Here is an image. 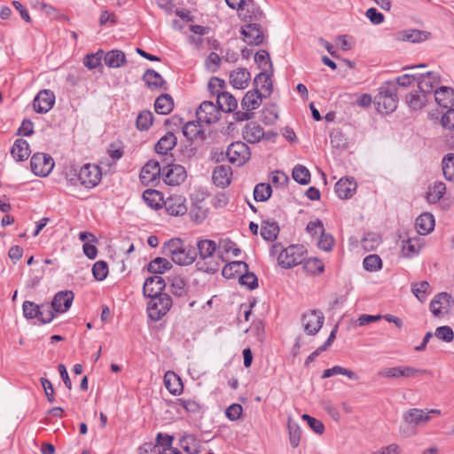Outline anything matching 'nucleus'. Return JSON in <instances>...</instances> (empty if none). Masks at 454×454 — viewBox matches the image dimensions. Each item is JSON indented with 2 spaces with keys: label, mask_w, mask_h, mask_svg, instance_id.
<instances>
[{
  "label": "nucleus",
  "mask_w": 454,
  "mask_h": 454,
  "mask_svg": "<svg viewBox=\"0 0 454 454\" xmlns=\"http://www.w3.org/2000/svg\"><path fill=\"white\" fill-rule=\"evenodd\" d=\"M166 254L178 265H190L198 256L196 247L185 246L181 239H172L165 243Z\"/></svg>",
  "instance_id": "1"
},
{
  "label": "nucleus",
  "mask_w": 454,
  "mask_h": 454,
  "mask_svg": "<svg viewBox=\"0 0 454 454\" xmlns=\"http://www.w3.org/2000/svg\"><path fill=\"white\" fill-rule=\"evenodd\" d=\"M376 109L380 114L394 112L398 104L397 87L394 82H387L380 86L373 100Z\"/></svg>",
  "instance_id": "2"
},
{
  "label": "nucleus",
  "mask_w": 454,
  "mask_h": 454,
  "mask_svg": "<svg viewBox=\"0 0 454 454\" xmlns=\"http://www.w3.org/2000/svg\"><path fill=\"white\" fill-rule=\"evenodd\" d=\"M307 253L303 245H291L280 252L278 261L284 269H291L301 264Z\"/></svg>",
  "instance_id": "3"
},
{
  "label": "nucleus",
  "mask_w": 454,
  "mask_h": 454,
  "mask_svg": "<svg viewBox=\"0 0 454 454\" xmlns=\"http://www.w3.org/2000/svg\"><path fill=\"white\" fill-rule=\"evenodd\" d=\"M172 299L168 294L153 297L147 305L148 315L153 321L160 320L171 309Z\"/></svg>",
  "instance_id": "4"
},
{
  "label": "nucleus",
  "mask_w": 454,
  "mask_h": 454,
  "mask_svg": "<svg viewBox=\"0 0 454 454\" xmlns=\"http://www.w3.org/2000/svg\"><path fill=\"white\" fill-rule=\"evenodd\" d=\"M101 177V168L90 163L84 164L78 173L81 184L89 189L96 187L100 183Z\"/></svg>",
  "instance_id": "5"
},
{
  "label": "nucleus",
  "mask_w": 454,
  "mask_h": 454,
  "mask_svg": "<svg viewBox=\"0 0 454 454\" xmlns=\"http://www.w3.org/2000/svg\"><path fill=\"white\" fill-rule=\"evenodd\" d=\"M226 156L231 163L242 166L250 159L251 153L247 144L237 141L228 146Z\"/></svg>",
  "instance_id": "6"
},
{
  "label": "nucleus",
  "mask_w": 454,
  "mask_h": 454,
  "mask_svg": "<svg viewBox=\"0 0 454 454\" xmlns=\"http://www.w3.org/2000/svg\"><path fill=\"white\" fill-rule=\"evenodd\" d=\"M54 160L51 156L43 153H35L30 160L32 172L38 176H47L53 169Z\"/></svg>",
  "instance_id": "7"
},
{
  "label": "nucleus",
  "mask_w": 454,
  "mask_h": 454,
  "mask_svg": "<svg viewBox=\"0 0 454 454\" xmlns=\"http://www.w3.org/2000/svg\"><path fill=\"white\" fill-rule=\"evenodd\" d=\"M324 322V314L318 309L309 310L301 316L303 329L309 335H316L322 328Z\"/></svg>",
  "instance_id": "8"
},
{
  "label": "nucleus",
  "mask_w": 454,
  "mask_h": 454,
  "mask_svg": "<svg viewBox=\"0 0 454 454\" xmlns=\"http://www.w3.org/2000/svg\"><path fill=\"white\" fill-rule=\"evenodd\" d=\"M185 168L179 164L166 163L162 167V179L165 184L176 186L186 179Z\"/></svg>",
  "instance_id": "9"
},
{
  "label": "nucleus",
  "mask_w": 454,
  "mask_h": 454,
  "mask_svg": "<svg viewBox=\"0 0 454 454\" xmlns=\"http://www.w3.org/2000/svg\"><path fill=\"white\" fill-rule=\"evenodd\" d=\"M196 116L199 121L211 124L219 121L221 110L217 104L206 100L200 105L196 111Z\"/></svg>",
  "instance_id": "10"
},
{
  "label": "nucleus",
  "mask_w": 454,
  "mask_h": 454,
  "mask_svg": "<svg viewBox=\"0 0 454 454\" xmlns=\"http://www.w3.org/2000/svg\"><path fill=\"white\" fill-rule=\"evenodd\" d=\"M243 40L250 45H261L264 41L263 31L258 22H248L241 27Z\"/></svg>",
  "instance_id": "11"
},
{
  "label": "nucleus",
  "mask_w": 454,
  "mask_h": 454,
  "mask_svg": "<svg viewBox=\"0 0 454 454\" xmlns=\"http://www.w3.org/2000/svg\"><path fill=\"white\" fill-rule=\"evenodd\" d=\"M454 304V300L448 293H440L430 302V310L435 317H441L448 313Z\"/></svg>",
  "instance_id": "12"
},
{
  "label": "nucleus",
  "mask_w": 454,
  "mask_h": 454,
  "mask_svg": "<svg viewBox=\"0 0 454 454\" xmlns=\"http://www.w3.org/2000/svg\"><path fill=\"white\" fill-rule=\"evenodd\" d=\"M239 18L245 22H259L263 20L264 14L254 0H247L239 11Z\"/></svg>",
  "instance_id": "13"
},
{
  "label": "nucleus",
  "mask_w": 454,
  "mask_h": 454,
  "mask_svg": "<svg viewBox=\"0 0 454 454\" xmlns=\"http://www.w3.org/2000/svg\"><path fill=\"white\" fill-rule=\"evenodd\" d=\"M55 98L53 91L43 90L35 97L33 108L38 114H46L53 107Z\"/></svg>",
  "instance_id": "14"
},
{
  "label": "nucleus",
  "mask_w": 454,
  "mask_h": 454,
  "mask_svg": "<svg viewBox=\"0 0 454 454\" xmlns=\"http://www.w3.org/2000/svg\"><path fill=\"white\" fill-rule=\"evenodd\" d=\"M440 82V74L436 72L432 71L421 74L417 78L418 87L420 92L425 93L427 95L435 90Z\"/></svg>",
  "instance_id": "15"
},
{
  "label": "nucleus",
  "mask_w": 454,
  "mask_h": 454,
  "mask_svg": "<svg viewBox=\"0 0 454 454\" xmlns=\"http://www.w3.org/2000/svg\"><path fill=\"white\" fill-rule=\"evenodd\" d=\"M165 287V280L161 277L154 275L145 279L143 286V294L145 297L151 299L157 295L163 294Z\"/></svg>",
  "instance_id": "16"
},
{
  "label": "nucleus",
  "mask_w": 454,
  "mask_h": 454,
  "mask_svg": "<svg viewBox=\"0 0 454 454\" xmlns=\"http://www.w3.org/2000/svg\"><path fill=\"white\" fill-rule=\"evenodd\" d=\"M168 214L173 216L184 215L187 212L185 199L180 195H171L163 201Z\"/></svg>",
  "instance_id": "17"
},
{
  "label": "nucleus",
  "mask_w": 454,
  "mask_h": 454,
  "mask_svg": "<svg viewBox=\"0 0 454 454\" xmlns=\"http://www.w3.org/2000/svg\"><path fill=\"white\" fill-rule=\"evenodd\" d=\"M74 298V294L72 291H60L54 295L51 302V308L55 312L65 313L71 307Z\"/></svg>",
  "instance_id": "18"
},
{
  "label": "nucleus",
  "mask_w": 454,
  "mask_h": 454,
  "mask_svg": "<svg viewBox=\"0 0 454 454\" xmlns=\"http://www.w3.org/2000/svg\"><path fill=\"white\" fill-rule=\"evenodd\" d=\"M160 176H162V168L160 162L155 160H150L141 169L139 177L142 183L149 184L155 181Z\"/></svg>",
  "instance_id": "19"
},
{
  "label": "nucleus",
  "mask_w": 454,
  "mask_h": 454,
  "mask_svg": "<svg viewBox=\"0 0 454 454\" xmlns=\"http://www.w3.org/2000/svg\"><path fill=\"white\" fill-rule=\"evenodd\" d=\"M267 98V95L260 91L259 89L254 88L245 94L241 101V106L243 109L252 112L261 106L262 98Z\"/></svg>",
  "instance_id": "20"
},
{
  "label": "nucleus",
  "mask_w": 454,
  "mask_h": 454,
  "mask_svg": "<svg viewBox=\"0 0 454 454\" xmlns=\"http://www.w3.org/2000/svg\"><path fill=\"white\" fill-rule=\"evenodd\" d=\"M232 170L230 166L219 165L215 168L212 174V180L216 186L225 188L231 181Z\"/></svg>",
  "instance_id": "21"
},
{
  "label": "nucleus",
  "mask_w": 454,
  "mask_h": 454,
  "mask_svg": "<svg viewBox=\"0 0 454 454\" xmlns=\"http://www.w3.org/2000/svg\"><path fill=\"white\" fill-rule=\"evenodd\" d=\"M434 99L442 107H452L454 106V89L447 86H441L435 89Z\"/></svg>",
  "instance_id": "22"
},
{
  "label": "nucleus",
  "mask_w": 454,
  "mask_h": 454,
  "mask_svg": "<svg viewBox=\"0 0 454 454\" xmlns=\"http://www.w3.org/2000/svg\"><path fill=\"white\" fill-rule=\"evenodd\" d=\"M271 74V72L268 74L267 70L264 69L254 77L253 82L254 88L259 89L260 91L263 92L267 97H270L273 91V84L270 78Z\"/></svg>",
  "instance_id": "23"
},
{
  "label": "nucleus",
  "mask_w": 454,
  "mask_h": 454,
  "mask_svg": "<svg viewBox=\"0 0 454 454\" xmlns=\"http://www.w3.org/2000/svg\"><path fill=\"white\" fill-rule=\"evenodd\" d=\"M250 79L251 74L247 68H238L230 74V82L236 89L247 88Z\"/></svg>",
  "instance_id": "24"
},
{
  "label": "nucleus",
  "mask_w": 454,
  "mask_h": 454,
  "mask_svg": "<svg viewBox=\"0 0 454 454\" xmlns=\"http://www.w3.org/2000/svg\"><path fill=\"white\" fill-rule=\"evenodd\" d=\"M196 246L197 253L202 261L211 258L215 253H216L218 248V244L214 240L207 239H199Z\"/></svg>",
  "instance_id": "25"
},
{
  "label": "nucleus",
  "mask_w": 454,
  "mask_h": 454,
  "mask_svg": "<svg viewBox=\"0 0 454 454\" xmlns=\"http://www.w3.org/2000/svg\"><path fill=\"white\" fill-rule=\"evenodd\" d=\"M248 270V264L243 261H233L224 265L222 275L228 279L239 278V276Z\"/></svg>",
  "instance_id": "26"
},
{
  "label": "nucleus",
  "mask_w": 454,
  "mask_h": 454,
  "mask_svg": "<svg viewBox=\"0 0 454 454\" xmlns=\"http://www.w3.org/2000/svg\"><path fill=\"white\" fill-rule=\"evenodd\" d=\"M356 189V182L349 178H340L335 184V192L342 200L351 198Z\"/></svg>",
  "instance_id": "27"
},
{
  "label": "nucleus",
  "mask_w": 454,
  "mask_h": 454,
  "mask_svg": "<svg viewBox=\"0 0 454 454\" xmlns=\"http://www.w3.org/2000/svg\"><path fill=\"white\" fill-rule=\"evenodd\" d=\"M403 420L408 425L419 426L421 424H425L430 420V416L426 414V412L418 408H412L408 410L403 414Z\"/></svg>",
  "instance_id": "28"
},
{
  "label": "nucleus",
  "mask_w": 454,
  "mask_h": 454,
  "mask_svg": "<svg viewBox=\"0 0 454 454\" xmlns=\"http://www.w3.org/2000/svg\"><path fill=\"white\" fill-rule=\"evenodd\" d=\"M164 384L171 395L182 394L184 386L181 378L174 372L168 371L164 375Z\"/></svg>",
  "instance_id": "29"
},
{
  "label": "nucleus",
  "mask_w": 454,
  "mask_h": 454,
  "mask_svg": "<svg viewBox=\"0 0 454 454\" xmlns=\"http://www.w3.org/2000/svg\"><path fill=\"white\" fill-rule=\"evenodd\" d=\"M177 143V138L172 131H168L166 135L160 138L155 145V152L160 155H168Z\"/></svg>",
  "instance_id": "30"
},
{
  "label": "nucleus",
  "mask_w": 454,
  "mask_h": 454,
  "mask_svg": "<svg viewBox=\"0 0 454 454\" xmlns=\"http://www.w3.org/2000/svg\"><path fill=\"white\" fill-rule=\"evenodd\" d=\"M243 137L250 144L258 143L264 136L263 129L256 122L247 123L243 129Z\"/></svg>",
  "instance_id": "31"
},
{
  "label": "nucleus",
  "mask_w": 454,
  "mask_h": 454,
  "mask_svg": "<svg viewBox=\"0 0 454 454\" xmlns=\"http://www.w3.org/2000/svg\"><path fill=\"white\" fill-rule=\"evenodd\" d=\"M31 153L29 144L23 138L15 140L12 149L11 154L17 161L26 160Z\"/></svg>",
  "instance_id": "32"
},
{
  "label": "nucleus",
  "mask_w": 454,
  "mask_h": 454,
  "mask_svg": "<svg viewBox=\"0 0 454 454\" xmlns=\"http://www.w3.org/2000/svg\"><path fill=\"white\" fill-rule=\"evenodd\" d=\"M417 231L420 235L430 233L434 227V218L430 213L421 214L415 222Z\"/></svg>",
  "instance_id": "33"
},
{
  "label": "nucleus",
  "mask_w": 454,
  "mask_h": 454,
  "mask_svg": "<svg viewBox=\"0 0 454 454\" xmlns=\"http://www.w3.org/2000/svg\"><path fill=\"white\" fill-rule=\"evenodd\" d=\"M429 36V32L419 29H408L398 33L399 40L407 41L413 43L424 42L427 40Z\"/></svg>",
  "instance_id": "34"
},
{
  "label": "nucleus",
  "mask_w": 454,
  "mask_h": 454,
  "mask_svg": "<svg viewBox=\"0 0 454 454\" xmlns=\"http://www.w3.org/2000/svg\"><path fill=\"white\" fill-rule=\"evenodd\" d=\"M105 64L109 68H118L126 64L125 53L121 50H111L104 54Z\"/></svg>",
  "instance_id": "35"
},
{
  "label": "nucleus",
  "mask_w": 454,
  "mask_h": 454,
  "mask_svg": "<svg viewBox=\"0 0 454 454\" xmlns=\"http://www.w3.org/2000/svg\"><path fill=\"white\" fill-rule=\"evenodd\" d=\"M216 103L221 112L231 113L238 107L237 99L227 91L218 93Z\"/></svg>",
  "instance_id": "36"
},
{
  "label": "nucleus",
  "mask_w": 454,
  "mask_h": 454,
  "mask_svg": "<svg viewBox=\"0 0 454 454\" xmlns=\"http://www.w3.org/2000/svg\"><path fill=\"white\" fill-rule=\"evenodd\" d=\"M142 79L151 90L161 89L165 84L162 76L153 69H147Z\"/></svg>",
  "instance_id": "37"
},
{
  "label": "nucleus",
  "mask_w": 454,
  "mask_h": 454,
  "mask_svg": "<svg viewBox=\"0 0 454 454\" xmlns=\"http://www.w3.org/2000/svg\"><path fill=\"white\" fill-rule=\"evenodd\" d=\"M145 202L153 209H159L163 206L162 193L157 190L147 189L143 193Z\"/></svg>",
  "instance_id": "38"
},
{
  "label": "nucleus",
  "mask_w": 454,
  "mask_h": 454,
  "mask_svg": "<svg viewBox=\"0 0 454 454\" xmlns=\"http://www.w3.org/2000/svg\"><path fill=\"white\" fill-rule=\"evenodd\" d=\"M173 107L174 101L169 94H161L154 102V109L160 114H168Z\"/></svg>",
  "instance_id": "39"
},
{
  "label": "nucleus",
  "mask_w": 454,
  "mask_h": 454,
  "mask_svg": "<svg viewBox=\"0 0 454 454\" xmlns=\"http://www.w3.org/2000/svg\"><path fill=\"white\" fill-rule=\"evenodd\" d=\"M223 253H231L234 256H239L241 254V250L237 247L236 243L230 239H221L218 243L217 256L223 262H225Z\"/></svg>",
  "instance_id": "40"
},
{
  "label": "nucleus",
  "mask_w": 454,
  "mask_h": 454,
  "mask_svg": "<svg viewBox=\"0 0 454 454\" xmlns=\"http://www.w3.org/2000/svg\"><path fill=\"white\" fill-rule=\"evenodd\" d=\"M427 94L420 92V90H414L406 96V103L411 110H419L425 106L427 103Z\"/></svg>",
  "instance_id": "41"
},
{
  "label": "nucleus",
  "mask_w": 454,
  "mask_h": 454,
  "mask_svg": "<svg viewBox=\"0 0 454 454\" xmlns=\"http://www.w3.org/2000/svg\"><path fill=\"white\" fill-rule=\"evenodd\" d=\"M279 227L274 221H264L261 228V236L267 241H273L277 239Z\"/></svg>",
  "instance_id": "42"
},
{
  "label": "nucleus",
  "mask_w": 454,
  "mask_h": 454,
  "mask_svg": "<svg viewBox=\"0 0 454 454\" xmlns=\"http://www.w3.org/2000/svg\"><path fill=\"white\" fill-rule=\"evenodd\" d=\"M172 268V263L166 258L156 257L152 260L147 267L149 272L153 274H162Z\"/></svg>",
  "instance_id": "43"
},
{
  "label": "nucleus",
  "mask_w": 454,
  "mask_h": 454,
  "mask_svg": "<svg viewBox=\"0 0 454 454\" xmlns=\"http://www.w3.org/2000/svg\"><path fill=\"white\" fill-rule=\"evenodd\" d=\"M420 247L419 239L409 238L403 241L402 252L403 256L411 258L419 254Z\"/></svg>",
  "instance_id": "44"
},
{
  "label": "nucleus",
  "mask_w": 454,
  "mask_h": 454,
  "mask_svg": "<svg viewBox=\"0 0 454 454\" xmlns=\"http://www.w3.org/2000/svg\"><path fill=\"white\" fill-rule=\"evenodd\" d=\"M446 192V185L442 182H435L433 186L429 187L427 193V200L430 203L438 202Z\"/></svg>",
  "instance_id": "45"
},
{
  "label": "nucleus",
  "mask_w": 454,
  "mask_h": 454,
  "mask_svg": "<svg viewBox=\"0 0 454 454\" xmlns=\"http://www.w3.org/2000/svg\"><path fill=\"white\" fill-rule=\"evenodd\" d=\"M169 291L177 297L187 294V287L184 279L179 276L169 278Z\"/></svg>",
  "instance_id": "46"
},
{
  "label": "nucleus",
  "mask_w": 454,
  "mask_h": 454,
  "mask_svg": "<svg viewBox=\"0 0 454 454\" xmlns=\"http://www.w3.org/2000/svg\"><path fill=\"white\" fill-rule=\"evenodd\" d=\"M302 268L305 271L312 275H317L324 271L325 265L323 262L317 258H308L302 262Z\"/></svg>",
  "instance_id": "47"
},
{
  "label": "nucleus",
  "mask_w": 454,
  "mask_h": 454,
  "mask_svg": "<svg viewBox=\"0 0 454 454\" xmlns=\"http://www.w3.org/2000/svg\"><path fill=\"white\" fill-rule=\"evenodd\" d=\"M42 307L41 305L35 304L30 301H25L22 304L23 316L27 319H35L39 320V317L43 316V312H41Z\"/></svg>",
  "instance_id": "48"
},
{
  "label": "nucleus",
  "mask_w": 454,
  "mask_h": 454,
  "mask_svg": "<svg viewBox=\"0 0 454 454\" xmlns=\"http://www.w3.org/2000/svg\"><path fill=\"white\" fill-rule=\"evenodd\" d=\"M201 121H191L186 122L183 127V134L188 140H193L197 138L202 132L200 126Z\"/></svg>",
  "instance_id": "49"
},
{
  "label": "nucleus",
  "mask_w": 454,
  "mask_h": 454,
  "mask_svg": "<svg viewBox=\"0 0 454 454\" xmlns=\"http://www.w3.org/2000/svg\"><path fill=\"white\" fill-rule=\"evenodd\" d=\"M271 193L272 189L270 184L260 183L254 189V199L258 202H264L270 198Z\"/></svg>",
  "instance_id": "50"
},
{
  "label": "nucleus",
  "mask_w": 454,
  "mask_h": 454,
  "mask_svg": "<svg viewBox=\"0 0 454 454\" xmlns=\"http://www.w3.org/2000/svg\"><path fill=\"white\" fill-rule=\"evenodd\" d=\"M292 176L294 180L302 185L308 184L310 183V172L309 170L303 165H296L292 172Z\"/></svg>",
  "instance_id": "51"
},
{
  "label": "nucleus",
  "mask_w": 454,
  "mask_h": 454,
  "mask_svg": "<svg viewBox=\"0 0 454 454\" xmlns=\"http://www.w3.org/2000/svg\"><path fill=\"white\" fill-rule=\"evenodd\" d=\"M175 404L188 413L198 414L201 410V405L194 399L178 398L176 400Z\"/></svg>",
  "instance_id": "52"
},
{
  "label": "nucleus",
  "mask_w": 454,
  "mask_h": 454,
  "mask_svg": "<svg viewBox=\"0 0 454 454\" xmlns=\"http://www.w3.org/2000/svg\"><path fill=\"white\" fill-rule=\"evenodd\" d=\"M153 115L149 110L140 112L136 120L137 128L139 130H147L153 125Z\"/></svg>",
  "instance_id": "53"
},
{
  "label": "nucleus",
  "mask_w": 454,
  "mask_h": 454,
  "mask_svg": "<svg viewBox=\"0 0 454 454\" xmlns=\"http://www.w3.org/2000/svg\"><path fill=\"white\" fill-rule=\"evenodd\" d=\"M442 173L449 181H454V153H448L442 159Z\"/></svg>",
  "instance_id": "54"
},
{
  "label": "nucleus",
  "mask_w": 454,
  "mask_h": 454,
  "mask_svg": "<svg viewBox=\"0 0 454 454\" xmlns=\"http://www.w3.org/2000/svg\"><path fill=\"white\" fill-rule=\"evenodd\" d=\"M103 56V50H98L95 53L87 54L83 59V65L90 70L95 69L101 66Z\"/></svg>",
  "instance_id": "55"
},
{
  "label": "nucleus",
  "mask_w": 454,
  "mask_h": 454,
  "mask_svg": "<svg viewBox=\"0 0 454 454\" xmlns=\"http://www.w3.org/2000/svg\"><path fill=\"white\" fill-rule=\"evenodd\" d=\"M363 265L366 270L377 271L382 268V261L378 254H369L364 259Z\"/></svg>",
  "instance_id": "56"
},
{
  "label": "nucleus",
  "mask_w": 454,
  "mask_h": 454,
  "mask_svg": "<svg viewBox=\"0 0 454 454\" xmlns=\"http://www.w3.org/2000/svg\"><path fill=\"white\" fill-rule=\"evenodd\" d=\"M289 441L293 448L299 446L301 431L297 423L288 422Z\"/></svg>",
  "instance_id": "57"
},
{
  "label": "nucleus",
  "mask_w": 454,
  "mask_h": 454,
  "mask_svg": "<svg viewBox=\"0 0 454 454\" xmlns=\"http://www.w3.org/2000/svg\"><path fill=\"white\" fill-rule=\"evenodd\" d=\"M239 278V284L246 286L250 290H254L258 286V278L256 275L253 272H250L248 270L244 271V273H242Z\"/></svg>",
  "instance_id": "58"
},
{
  "label": "nucleus",
  "mask_w": 454,
  "mask_h": 454,
  "mask_svg": "<svg viewBox=\"0 0 454 454\" xmlns=\"http://www.w3.org/2000/svg\"><path fill=\"white\" fill-rule=\"evenodd\" d=\"M92 274L95 279L98 281L104 280L108 274V265L104 261H98L92 267Z\"/></svg>",
  "instance_id": "59"
},
{
  "label": "nucleus",
  "mask_w": 454,
  "mask_h": 454,
  "mask_svg": "<svg viewBox=\"0 0 454 454\" xmlns=\"http://www.w3.org/2000/svg\"><path fill=\"white\" fill-rule=\"evenodd\" d=\"M380 243V238L375 233H367L362 239V246L366 251H372Z\"/></svg>",
  "instance_id": "60"
},
{
  "label": "nucleus",
  "mask_w": 454,
  "mask_h": 454,
  "mask_svg": "<svg viewBox=\"0 0 454 454\" xmlns=\"http://www.w3.org/2000/svg\"><path fill=\"white\" fill-rule=\"evenodd\" d=\"M428 288L429 283L427 281H421L411 285L412 293L420 301H424L426 300V293Z\"/></svg>",
  "instance_id": "61"
},
{
  "label": "nucleus",
  "mask_w": 454,
  "mask_h": 454,
  "mask_svg": "<svg viewBox=\"0 0 454 454\" xmlns=\"http://www.w3.org/2000/svg\"><path fill=\"white\" fill-rule=\"evenodd\" d=\"M334 245V239L333 237L326 233L325 231L320 234L319 240L317 242V246L321 250L329 252L333 249V247Z\"/></svg>",
  "instance_id": "62"
},
{
  "label": "nucleus",
  "mask_w": 454,
  "mask_h": 454,
  "mask_svg": "<svg viewBox=\"0 0 454 454\" xmlns=\"http://www.w3.org/2000/svg\"><path fill=\"white\" fill-rule=\"evenodd\" d=\"M434 335L439 340L446 342H450L454 338L453 330L448 325L437 327Z\"/></svg>",
  "instance_id": "63"
},
{
  "label": "nucleus",
  "mask_w": 454,
  "mask_h": 454,
  "mask_svg": "<svg viewBox=\"0 0 454 454\" xmlns=\"http://www.w3.org/2000/svg\"><path fill=\"white\" fill-rule=\"evenodd\" d=\"M140 450L143 451L141 454H172L171 448L160 450V446H153L152 442L145 443Z\"/></svg>",
  "instance_id": "64"
}]
</instances>
